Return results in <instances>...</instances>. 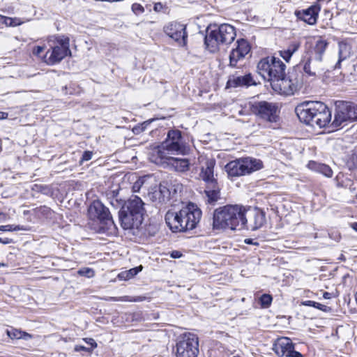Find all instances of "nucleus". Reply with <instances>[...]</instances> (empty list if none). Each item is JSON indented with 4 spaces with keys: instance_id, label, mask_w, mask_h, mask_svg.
I'll list each match as a JSON object with an SVG mask.
<instances>
[{
    "instance_id": "nucleus-1",
    "label": "nucleus",
    "mask_w": 357,
    "mask_h": 357,
    "mask_svg": "<svg viewBox=\"0 0 357 357\" xmlns=\"http://www.w3.org/2000/svg\"><path fill=\"white\" fill-rule=\"evenodd\" d=\"M248 219L245 208L240 205H227L216 208L213 213V227L215 229L241 230Z\"/></svg>"
},
{
    "instance_id": "nucleus-2",
    "label": "nucleus",
    "mask_w": 357,
    "mask_h": 357,
    "mask_svg": "<svg viewBox=\"0 0 357 357\" xmlns=\"http://www.w3.org/2000/svg\"><path fill=\"white\" fill-rule=\"evenodd\" d=\"M144 204L137 196H133L124 202L119 212V222L123 229L139 228L144 219Z\"/></svg>"
},
{
    "instance_id": "nucleus-3",
    "label": "nucleus",
    "mask_w": 357,
    "mask_h": 357,
    "mask_svg": "<svg viewBox=\"0 0 357 357\" xmlns=\"http://www.w3.org/2000/svg\"><path fill=\"white\" fill-rule=\"evenodd\" d=\"M190 151V147L182 137L181 132L178 130H170L167 138L162 142L155 151V163H162L165 158H170L173 155H186Z\"/></svg>"
},
{
    "instance_id": "nucleus-4",
    "label": "nucleus",
    "mask_w": 357,
    "mask_h": 357,
    "mask_svg": "<svg viewBox=\"0 0 357 357\" xmlns=\"http://www.w3.org/2000/svg\"><path fill=\"white\" fill-rule=\"evenodd\" d=\"M235 28L229 24L208 27L204 38L206 48L212 53L218 51L220 45H229L235 39Z\"/></svg>"
},
{
    "instance_id": "nucleus-5",
    "label": "nucleus",
    "mask_w": 357,
    "mask_h": 357,
    "mask_svg": "<svg viewBox=\"0 0 357 357\" xmlns=\"http://www.w3.org/2000/svg\"><path fill=\"white\" fill-rule=\"evenodd\" d=\"M69 41V38L64 36H50L47 40L50 50L43 57L44 61L48 65H54L70 54Z\"/></svg>"
},
{
    "instance_id": "nucleus-6",
    "label": "nucleus",
    "mask_w": 357,
    "mask_h": 357,
    "mask_svg": "<svg viewBox=\"0 0 357 357\" xmlns=\"http://www.w3.org/2000/svg\"><path fill=\"white\" fill-rule=\"evenodd\" d=\"M228 177L243 176L263 168V162L259 159L251 157L240 158L230 161L225 165Z\"/></svg>"
},
{
    "instance_id": "nucleus-7",
    "label": "nucleus",
    "mask_w": 357,
    "mask_h": 357,
    "mask_svg": "<svg viewBox=\"0 0 357 357\" xmlns=\"http://www.w3.org/2000/svg\"><path fill=\"white\" fill-rule=\"evenodd\" d=\"M285 64L278 58L267 56L260 60L257 65L259 74L264 79L273 82L284 75Z\"/></svg>"
},
{
    "instance_id": "nucleus-8",
    "label": "nucleus",
    "mask_w": 357,
    "mask_h": 357,
    "mask_svg": "<svg viewBox=\"0 0 357 357\" xmlns=\"http://www.w3.org/2000/svg\"><path fill=\"white\" fill-rule=\"evenodd\" d=\"M88 215L90 219L99 221L101 225L98 232H105L115 227L111 213L99 200H94L89 206Z\"/></svg>"
},
{
    "instance_id": "nucleus-9",
    "label": "nucleus",
    "mask_w": 357,
    "mask_h": 357,
    "mask_svg": "<svg viewBox=\"0 0 357 357\" xmlns=\"http://www.w3.org/2000/svg\"><path fill=\"white\" fill-rule=\"evenodd\" d=\"M302 84L301 76L294 73H289L288 77L284 75L271 84L275 91L286 96L294 94Z\"/></svg>"
},
{
    "instance_id": "nucleus-10",
    "label": "nucleus",
    "mask_w": 357,
    "mask_h": 357,
    "mask_svg": "<svg viewBox=\"0 0 357 357\" xmlns=\"http://www.w3.org/2000/svg\"><path fill=\"white\" fill-rule=\"evenodd\" d=\"M199 352V339L195 334L185 333L176 343V357H197Z\"/></svg>"
},
{
    "instance_id": "nucleus-11",
    "label": "nucleus",
    "mask_w": 357,
    "mask_h": 357,
    "mask_svg": "<svg viewBox=\"0 0 357 357\" xmlns=\"http://www.w3.org/2000/svg\"><path fill=\"white\" fill-rule=\"evenodd\" d=\"M180 221L182 223L181 232L195 229L200 221L202 211L197 205L190 203L179 210Z\"/></svg>"
},
{
    "instance_id": "nucleus-12",
    "label": "nucleus",
    "mask_w": 357,
    "mask_h": 357,
    "mask_svg": "<svg viewBox=\"0 0 357 357\" xmlns=\"http://www.w3.org/2000/svg\"><path fill=\"white\" fill-rule=\"evenodd\" d=\"M252 112L260 119L268 122H276L279 118L278 106L273 102L260 101L252 105Z\"/></svg>"
},
{
    "instance_id": "nucleus-13",
    "label": "nucleus",
    "mask_w": 357,
    "mask_h": 357,
    "mask_svg": "<svg viewBox=\"0 0 357 357\" xmlns=\"http://www.w3.org/2000/svg\"><path fill=\"white\" fill-rule=\"evenodd\" d=\"M319 102H303L296 106L295 112L301 122L314 127Z\"/></svg>"
},
{
    "instance_id": "nucleus-14",
    "label": "nucleus",
    "mask_w": 357,
    "mask_h": 357,
    "mask_svg": "<svg viewBox=\"0 0 357 357\" xmlns=\"http://www.w3.org/2000/svg\"><path fill=\"white\" fill-rule=\"evenodd\" d=\"M273 350L278 356L303 357L300 352L294 350V345L291 339L286 337L277 340L273 345Z\"/></svg>"
},
{
    "instance_id": "nucleus-15",
    "label": "nucleus",
    "mask_w": 357,
    "mask_h": 357,
    "mask_svg": "<svg viewBox=\"0 0 357 357\" xmlns=\"http://www.w3.org/2000/svg\"><path fill=\"white\" fill-rule=\"evenodd\" d=\"M164 31L181 45L186 44L188 34L184 24L176 22H170L164 27Z\"/></svg>"
},
{
    "instance_id": "nucleus-16",
    "label": "nucleus",
    "mask_w": 357,
    "mask_h": 357,
    "mask_svg": "<svg viewBox=\"0 0 357 357\" xmlns=\"http://www.w3.org/2000/svg\"><path fill=\"white\" fill-rule=\"evenodd\" d=\"M335 107L334 120L331 123L333 127L343 126L344 123L354 121L349 108L348 102L338 101L336 102Z\"/></svg>"
},
{
    "instance_id": "nucleus-17",
    "label": "nucleus",
    "mask_w": 357,
    "mask_h": 357,
    "mask_svg": "<svg viewBox=\"0 0 357 357\" xmlns=\"http://www.w3.org/2000/svg\"><path fill=\"white\" fill-rule=\"evenodd\" d=\"M198 160L199 163H203L201 167L199 177L205 182V184H212L218 182L217 179L214 177L215 160L205 156H200Z\"/></svg>"
},
{
    "instance_id": "nucleus-18",
    "label": "nucleus",
    "mask_w": 357,
    "mask_h": 357,
    "mask_svg": "<svg viewBox=\"0 0 357 357\" xmlns=\"http://www.w3.org/2000/svg\"><path fill=\"white\" fill-rule=\"evenodd\" d=\"M250 52V45L245 39L238 40L229 54V65L236 66Z\"/></svg>"
},
{
    "instance_id": "nucleus-19",
    "label": "nucleus",
    "mask_w": 357,
    "mask_h": 357,
    "mask_svg": "<svg viewBox=\"0 0 357 357\" xmlns=\"http://www.w3.org/2000/svg\"><path fill=\"white\" fill-rule=\"evenodd\" d=\"M245 217L248 219L245 227L247 229L257 230L261 227L265 223V214L261 211L245 208Z\"/></svg>"
},
{
    "instance_id": "nucleus-20",
    "label": "nucleus",
    "mask_w": 357,
    "mask_h": 357,
    "mask_svg": "<svg viewBox=\"0 0 357 357\" xmlns=\"http://www.w3.org/2000/svg\"><path fill=\"white\" fill-rule=\"evenodd\" d=\"M321 8L318 4H314L301 10H296L294 14L298 20H301L310 25H314L317 21Z\"/></svg>"
},
{
    "instance_id": "nucleus-21",
    "label": "nucleus",
    "mask_w": 357,
    "mask_h": 357,
    "mask_svg": "<svg viewBox=\"0 0 357 357\" xmlns=\"http://www.w3.org/2000/svg\"><path fill=\"white\" fill-rule=\"evenodd\" d=\"M256 85V82L250 73L245 75H241L237 73L229 77L227 82V88H236L242 86H250Z\"/></svg>"
},
{
    "instance_id": "nucleus-22",
    "label": "nucleus",
    "mask_w": 357,
    "mask_h": 357,
    "mask_svg": "<svg viewBox=\"0 0 357 357\" xmlns=\"http://www.w3.org/2000/svg\"><path fill=\"white\" fill-rule=\"evenodd\" d=\"M331 120V112L324 103L319 102L315 119L314 120V127L318 126L324 128L326 126Z\"/></svg>"
},
{
    "instance_id": "nucleus-23",
    "label": "nucleus",
    "mask_w": 357,
    "mask_h": 357,
    "mask_svg": "<svg viewBox=\"0 0 357 357\" xmlns=\"http://www.w3.org/2000/svg\"><path fill=\"white\" fill-rule=\"evenodd\" d=\"M165 222L173 232H181L183 227L180 221L179 211H168L165 216Z\"/></svg>"
},
{
    "instance_id": "nucleus-24",
    "label": "nucleus",
    "mask_w": 357,
    "mask_h": 357,
    "mask_svg": "<svg viewBox=\"0 0 357 357\" xmlns=\"http://www.w3.org/2000/svg\"><path fill=\"white\" fill-rule=\"evenodd\" d=\"M304 72L309 76H316L318 73L324 70L321 61L310 57L303 65Z\"/></svg>"
},
{
    "instance_id": "nucleus-25",
    "label": "nucleus",
    "mask_w": 357,
    "mask_h": 357,
    "mask_svg": "<svg viewBox=\"0 0 357 357\" xmlns=\"http://www.w3.org/2000/svg\"><path fill=\"white\" fill-rule=\"evenodd\" d=\"M148 195L153 202L163 203L169 199V192L166 187L160 185L158 189L156 186L152 188V191L149 192Z\"/></svg>"
},
{
    "instance_id": "nucleus-26",
    "label": "nucleus",
    "mask_w": 357,
    "mask_h": 357,
    "mask_svg": "<svg viewBox=\"0 0 357 357\" xmlns=\"http://www.w3.org/2000/svg\"><path fill=\"white\" fill-rule=\"evenodd\" d=\"M204 192L207 198V202L214 204L220 199V188L218 183L215 182L212 184H206Z\"/></svg>"
},
{
    "instance_id": "nucleus-27",
    "label": "nucleus",
    "mask_w": 357,
    "mask_h": 357,
    "mask_svg": "<svg viewBox=\"0 0 357 357\" xmlns=\"http://www.w3.org/2000/svg\"><path fill=\"white\" fill-rule=\"evenodd\" d=\"M165 162L171 165L177 172H185L188 171L190 168V162L188 159L171 156L170 158H165L163 162Z\"/></svg>"
},
{
    "instance_id": "nucleus-28",
    "label": "nucleus",
    "mask_w": 357,
    "mask_h": 357,
    "mask_svg": "<svg viewBox=\"0 0 357 357\" xmlns=\"http://www.w3.org/2000/svg\"><path fill=\"white\" fill-rule=\"evenodd\" d=\"M328 43L323 38H319L315 43L311 57L322 61V57L328 47Z\"/></svg>"
},
{
    "instance_id": "nucleus-29",
    "label": "nucleus",
    "mask_w": 357,
    "mask_h": 357,
    "mask_svg": "<svg viewBox=\"0 0 357 357\" xmlns=\"http://www.w3.org/2000/svg\"><path fill=\"white\" fill-rule=\"evenodd\" d=\"M309 169L322 174L326 177L331 178L333 176V171L331 168L325 164L318 163L314 161H310L307 164Z\"/></svg>"
},
{
    "instance_id": "nucleus-30",
    "label": "nucleus",
    "mask_w": 357,
    "mask_h": 357,
    "mask_svg": "<svg viewBox=\"0 0 357 357\" xmlns=\"http://www.w3.org/2000/svg\"><path fill=\"white\" fill-rule=\"evenodd\" d=\"M153 180L152 176L149 175H146L142 177L139 178L133 184L132 190L134 192H139V190L142 188L144 190H149V184L151 181Z\"/></svg>"
},
{
    "instance_id": "nucleus-31",
    "label": "nucleus",
    "mask_w": 357,
    "mask_h": 357,
    "mask_svg": "<svg viewBox=\"0 0 357 357\" xmlns=\"http://www.w3.org/2000/svg\"><path fill=\"white\" fill-rule=\"evenodd\" d=\"M338 47H339V51H338L339 59H338L337 63L335 64L336 68H340V63L342 61L345 60L347 57L349 56L350 50H351L349 45L344 42H340L338 43Z\"/></svg>"
},
{
    "instance_id": "nucleus-32",
    "label": "nucleus",
    "mask_w": 357,
    "mask_h": 357,
    "mask_svg": "<svg viewBox=\"0 0 357 357\" xmlns=\"http://www.w3.org/2000/svg\"><path fill=\"white\" fill-rule=\"evenodd\" d=\"M142 269V266H139L131 268L128 271H123L118 275V278L121 280H128L136 275Z\"/></svg>"
},
{
    "instance_id": "nucleus-33",
    "label": "nucleus",
    "mask_w": 357,
    "mask_h": 357,
    "mask_svg": "<svg viewBox=\"0 0 357 357\" xmlns=\"http://www.w3.org/2000/svg\"><path fill=\"white\" fill-rule=\"evenodd\" d=\"M302 305L305 306H310V307H314L315 308H317L319 310H321L324 312L328 311V307L323 304H321L319 303L313 301H305L302 302Z\"/></svg>"
},
{
    "instance_id": "nucleus-34",
    "label": "nucleus",
    "mask_w": 357,
    "mask_h": 357,
    "mask_svg": "<svg viewBox=\"0 0 357 357\" xmlns=\"http://www.w3.org/2000/svg\"><path fill=\"white\" fill-rule=\"evenodd\" d=\"M0 17L3 19V23H5L7 26H15L20 25L22 23V22L19 18H12L2 15H0Z\"/></svg>"
},
{
    "instance_id": "nucleus-35",
    "label": "nucleus",
    "mask_w": 357,
    "mask_h": 357,
    "mask_svg": "<svg viewBox=\"0 0 357 357\" xmlns=\"http://www.w3.org/2000/svg\"><path fill=\"white\" fill-rule=\"evenodd\" d=\"M272 299L273 298L271 295L266 294H263L259 298L261 307L264 308L268 307L271 304Z\"/></svg>"
},
{
    "instance_id": "nucleus-36",
    "label": "nucleus",
    "mask_w": 357,
    "mask_h": 357,
    "mask_svg": "<svg viewBox=\"0 0 357 357\" xmlns=\"http://www.w3.org/2000/svg\"><path fill=\"white\" fill-rule=\"evenodd\" d=\"M20 230H26V229L23 226L20 225H1L0 231H20Z\"/></svg>"
},
{
    "instance_id": "nucleus-37",
    "label": "nucleus",
    "mask_w": 357,
    "mask_h": 357,
    "mask_svg": "<svg viewBox=\"0 0 357 357\" xmlns=\"http://www.w3.org/2000/svg\"><path fill=\"white\" fill-rule=\"evenodd\" d=\"M301 45V41L299 40H294L292 41L289 46L287 47V51L289 52L292 55L296 52L298 49L300 48Z\"/></svg>"
},
{
    "instance_id": "nucleus-38",
    "label": "nucleus",
    "mask_w": 357,
    "mask_h": 357,
    "mask_svg": "<svg viewBox=\"0 0 357 357\" xmlns=\"http://www.w3.org/2000/svg\"><path fill=\"white\" fill-rule=\"evenodd\" d=\"M78 274L90 278L94 276V271L91 268H82L78 271Z\"/></svg>"
},
{
    "instance_id": "nucleus-39",
    "label": "nucleus",
    "mask_w": 357,
    "mask_h": 357,
    "mask_svg": "<svg viewBox=\"0 0 357 357\" xmlns=\"http://www.w3.org/2000/svg\"><path fill=\"white\" fill-rule=\"evenodd\" d=\"M348 105L353 121H357V104L348 102Z\"/></svg>"
},
{
    "instance_id": "nucleus-40",
    "label": "nucleus",
    "mask_w": 357,
    "mask_h": 357,
    "mask_svg": "<svg viewBox=\"0 0 357 357\" xmlns=\"http://www.w3.org/2000/svg\"><path fill=\"white\" fill-rule=\"evenodd\" d=\"M93 153L89 151H86L83 153L79 163L82 165L85 161H89L91 159Z\"/></svg>"
},
{
    "instance_id": "nucleus-41",
    "label": "nucleus",
    "mask_w": 357,
    "mask_h": 357,
    "mask_svg": "<svg viewBox=\"0 0 357 357\" xmlns=\"http://www.w3.org/2000/svg\"><path fill=\"white\" fill-rule=\"evenodd\" d=\"M132 10L136 13H142L144 12V7L139 3H135L132 5Z\"/></svg>"
},
{
    "instance_id": "nucleus-42",
    "label": "nucleus",
    "mask_w": 357,
    "mask_h": 357,
    "mask_svg": "<svg viewBox=\"0 0 357 357\" xmlns=\"http://www.w3.org/2000/svg\"><path fill=\"white\" fill-rule=\"evenodd\" d=\"M36 210L38 213H40L47 216H48L51 213V209L46 206H40L39 208H37Z\"/></svg>"
},
{
    "instance_id": "nucleus-43",
    "label": "nucleus",
    "mask_w": 357,
    "mask_h": 357,
    "mask_svg": "<svg viewBox=\"0 0 357 357\" xmlns=\"http://www.w3.org/2000/svg\"><path fill=\"white\" fill-rule=\"evenodd\" d=\"M150 123L148 122V121H145L144 122L142 125L139 126H136L133 129V132L135 133H139L140 132H143L144 130H145L146 126L149 124Z\"/></svg>"
},
{
    "instance_id": "nucleus-44",
    "label": "nucleus",
    "mask_w": 357,
    "mask_h": 357,
    "mask_svg": "<svg viewBox=\"0 0 357 357\" xmlns=\"http://www.w3.org/2000/svg\"><path fill=\"white\" fill-rule=\"evenodd\" d=\"M280 55L287 61L289 62L292 54L287 50L280 51Z\"/></svg>"
},
{
    "instance_id": "nucleus-45",
    "label": "nucleus",
    "mask_w": 357,
    "mask_h": 357,
    "mask_svg": "<svg viewBox=\"0 0 357 357\" xmlns=\"http://www.w3.org/2000/svg\"><path fill=\"white\" fill-rule=\"evenodd\" d=\"M75 351H77V352L83 351H86L88 353H91L93 350H92V348L86 347L82 345H76L75 347Z\"/></svg>"
},
{
    "instance_id": "nucleus-46",
    "label": "nucleus",
    "mask_w": 357,
    "mask_h": 357,
    "mask_svg": "<svg viewBox=\"0 0 357 357\" xmlns=\"http://www.w3.org/2000/svg\"><path fill=\"white\" fill-rule=\"evenodd\" d=\"M83 340L89 345L91 346L90 348H92V350L97 347V343L93 338H84Z\"/></svg>"
},
{
    "instance_id": "nucleus-47",
    "label": "nucleus",
    "mask_w": 357,
    "mask_h": 357,
    "mask_svg": "<svg viewBox=\"0 0 357 357\" xmlns=\"http://www.w3.org/2000/svg\"><path fill=\"white\" fill-rule=\"evenodd\" d=\"M44 47L41 46H37L33 48V54L36 56H39L40 54L44 51Z\"/></svg>"
},
{
    "instance_id": "nucleus-48",
    "label": "nucleus",
    "mask_w": 357,
    "mask_h": 357,
    "mask_svg": "<svg viewBox=\"0 0 357 357\" xmlns=\"http://www.w3.org/2000/svg\"><path fill=\"white\" fill-rule=\"evenodd\" d=\"M182 253L178 250H174L171 252L170 256L174 259H178L182 257Z\"/></svg>"
},
{
    "instance_id": "nucleus-49",
    "label": "nucleus",
    "mask_w": 357,
    "mask_h": 357,
    "mask_svg": "<svg viewBox=\"0 0 357 357\" xmlns=\"http://www.w3.org/2000/svg\"><path fill=\"white\" fill-rule=\"evenodd\" d=\"M12 242V240L8 238H0V243H2L3 244H8Z\"/></svg>"
},
{
    "instance_id": "nucleus-50",
    "label": "nucleus",
    "mask_w": 357,
    "mask_h": 357,
    "mask_svg": "<svg viewBox=\"0 0 357 357\" xmlns=\"http://www.w3.org/2000/svg\"><path fill=\"white\" fill-rule=\"evenodd\" d=\"M162 8V5L161 3H157L154 6V10L155 11H159Z\"/></svg>"
},
{
    "instance_id": "nucleus-51",
    "label": "nucleus",
    "mask_w": 357,
    "mask_h": 357,
    "mask_svg": "<svg viewBox=\"0 0 357 357\" xmlns=\"http://www.w3.org/2000/svg\"><path fill=\"white\" fill-rule=\"evenodd\" d=\"M8 117V114L6 112H0V120L5 119Z\"/></svg>"
},
{
    "instance_id": "nucleus-52",
    "label": "nucleus",
    "mask_w": 357,
    "mask_h": 357,
    "mask_svg": "<svg viewBox=\"0 0 357 357\" xmlns=\"http://www.w3.org/2000/svg\"><path fill=\"white\" fill-rule=\"evenodd\" d=\"M245 243L247 244H254L253 240L250 238H246L245 241ZM255 244H257V243H255Z\"/></svg>"
},
{
    "instance_id": "nucleus-53",
    "label": "nucleus",
    "mask_w": 357,
    "mask_h": 357,
    "mask_svg": "<svg viewBox=\"0 0 357 357\" xmlns=\"http://www.w3.org/2000/svg\"><path fill=\"white\" fill-rule=\"evenodd\" d=\"M323 296L326 299H329L331 298V294L328 292H324Z\"/></svg>"
},
{
    "instance_id": "nucleus-54",
    "label": "nucleus",
    "mask_w": 357,
    "mask_h": 357,
    "mask_svg": "<svg viewBox=\"0 0 357 357\" xmlns=\"http://www.w3.org/2000/svg\"><path fill=\"white\" fill-rule=\"evenodd\" d=\"M351 227L357 231V222H354L351 225Z\"/></svg>"
},
{
    "instance_id": "nucleus-55",
    "label": "nucleus",
    "mask_w": 357,
    "mask_h": 357,
    "mask_svg": "<svg viewBox=\"0 0 357 357\" xmlns=\"http://www.w3.org/2000/svg\"><path fill=\"white\" fill-rule=\"evenodd\" d=\"M112 299H113L114 301H119V299H117V298H112Z\"/></svg>"
},
{
    "instance_id": "nucleus-56",
    "label": "nucleus",
    "mask_w": 357,
    "mask_h": 357,
    "mask_svg": "<svg viewBox=\"0 0 357 357\" xmlns=\"http://www.w3.org/2000/svg\"><path fill=\"white\" fill-rule=\"evenodd\" d=\"M111 204H112V205H113V206H114V202H113V201H112V202H111Z\"/></svg>"
},
{
    "instance_id": "nucleus-57",
    "label": "nucleus",
    "mask_w": 357,
    "mask_h": 357,
    "mask_svg": "<svg viewBox=\"0 0 357 357\" xmlns=\"http://www.w3.org/2000/svg\"><path fill=\"white\" fill-rule=\"evenodd\" d=\"M354 155L357 158V154H355Z\"/></svg>"
}]
</instances>
